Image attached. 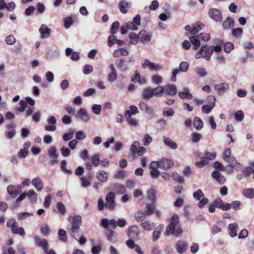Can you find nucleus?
Masks as SVG:
<instances>
[{
    "mask_svg": "<svg viewBox=\"0 0 254 254\" xmlns=\"http://www.w3.org/2000/svg\"><path fill=\"white\" fill-rule=\"evenodd\" d=\"M75 117L77 119H79L85 122H88L90 119V116L88 114L85 109L82 108L78 111Z\"/></svg>",
    "mask_w": 254,
    "mask_h": 254,
    "instance_id": "obj_10",
    "label": "nucleus"
},
{
    "mask_svg": "<svg viewBox=\"0 0 254 254\" xmlns=\"http://www.w3.org/2000/svg\"><path fill=\"white\" fill-rule=\"evenodd\" d=\"M140 146V143L138 141H135L130 147V152L132 153H136L138 148Z\"/></svg>",
    "mask_w": 254,
    "mask_h": 254,
    "instance_id": "obj_58",
    "label": "nucleus"
},
{
    "mask_svg": "<svg viewBox=\"0 0 254 254\" xmlns=\"http://www.w3.org/2000/svg\"><path fill=\"white\" fill-rule=\"evenodd\" d=\"M129 38L131 44L136 45L139 40V34L137 35L134 32H131L129 35Z\"/></svg>",
    "mask_w": 254,
    "mask_h": 254,
    "instance_id": "obj_42",
    "label": "nucleus"
},
{
    "mask_svg": "<svg viewBox=\"0 0 254 254\" xmlns=\"http://www.w3.org/2000/svg\"><path fill=\"white\" fill-rule=\"evenodd\" d=\"M108 177V172L105 171H99L97 174V180L102 183L107 181Z\"/></svg>",
    "mask_w": 254,
    "mask_h": 254,
    "instance_id": "obj_38",
    "label": "nucleus"
},
{
    "mask_svg": "<svg viewBox=\"0 0 254 254\" xmlns=\"http://www.w3.org/2000/svg\"><path fill=\"white\" fill-rule=\"evenodd\" d=\"M106 236L108 240L112 243H115L117 242V235L114 231L108 229L105 233Z\"/></svg>",
    "mask_w": 254,
    "mask_h": 254,
    "instance_id": "obj_21",
    "label": "nucleus"
},
{
    "mask_svg": "<svg viewBox=\"0 0 254 254\" xmlns=\"http://www.w3.org/2000/svg\"><path fill=\"white\" fill-rule=\"evenodd\" d=\"M193 124L194 128L196 130H200L203 127V123L201 119L198 117H195L194 118Z\"/></svg>",
    "mask_w": 254,
    "mask_h": 254,
    "instance_id": "obj_36",
    "label": "nucleus"
},
{
    "mask_svg": "<svg viewBox=\"0 0 254 254\" xmlns=\"http://www.w3.org/2000/svg\"><path fill=\"white\" fill-rule=\"evenodd\" d=\"M138 228L136 226H132L128 228L127 234L128 237L131 238H134L138 236Z\"/></svg>",
    "mask_w": 254,
    "mask_h": 254,
    "instance_id": "obj_27",
    "label": "nucleus"
},
{
    "mask_svg": "<svg viewBox=\"0 0 254 254\" xmlns=\"http://www.w3.org/2000/svg\"><path fill=\"white\" fill-rule=\"evenodd\" d=\"M238 228V225L236 223L230 224L228 225L229 235L232 237H235L237 236V230Z\"/></svg>",
    "mask_w": 254,
    "mask_h": 254,
    "instance_id": "obj_32",
    "label": "nucleus"
},
{
    "mask_svg": "<svg viewBox=\"0 0 254 254\" xmlns=\"http://www.w3.org/2000/svg\"><path fill=\"white\" fill-rule=\"evenodd\" d=\"M48 155L51 158L49 163L51 165H54L58 163V154L56 146H51L48 149Z\"/></svg>",
    "mask_w": 254,
    "mask_h": 254,
    "instance_id": "obj_6",
    "label": "nucleus"
},
{
    "mask_svg": "<svg viewBox=\"0 0 254 254\" xmlns=\"http://www.w3.org/2000/svg\"><path fill=\"white\" fill-rule=\"evenodd\" d=\"M195 71L200 77H204L207 74V72L205 68L201 67H196L195 69Z\"/></svg>",
    "mask_w": 254,
    "mask_h": 254,
    "instance_id": "obj_52",
    "label": "nucleus"
},
{
    "mask_svg": "<svg viewBox=\"0 0 254 254\" xmlns=\"http://www.w3.org/2000/svg\"><path fill=\"white\" fill-rule=\"evenodd\" d=\"M115 63L121 72H125L128 69L127 65L125 64V60L122 58L116 59Z\"/></svg>",
    "mask_w": 254,
    "mask_h": 254,
    "instance_id": "obj_20",
    "label": "nucleus"
},
{
    "mask_svg": "<svg viewBox=\"0 0 254 254\" xmlns=\"http://www.w3.org/2000/svg\"><path fill=\"white\" fill-rule=\"evenodd\" d=\"M17 224H15L11 228V230L12 233L14 234H19L21 236H24L25 235V232L23 228L18 227Z\"/></svg>",
    "mask_w": 254,
    "mask_h": 254,
    "instance_id": "obj_34",
    "label": "nucleus"
},
{
    "mask_svg": "<svg viewBox=\"0 0 254 254\" xmlns=\"http://www.w3.org/2000/svg\"><path fill=\"white\" fill-rule=\"evenodd\" d=\"M90 160L93 166L94 167H97L99 165L100 162L99 155L97 154L91 156L90 158Z\"/></svg>",
    "mask_w": 254,
    "mask_h": 254,
    "instance_id": "obj_45",
    "label": "nucleus"
},
{
    "mask_svg": "<svg viewBox=\"0 0 254 254\" xmlns=\"http://www.w3.org/2000/svg\"><path fill=\"white\" fill-rule=\"evenodd\" d=\"M74 130L70 128L68 130V132L65 133L63 136V140L64 141H67L71 140L74 135Z\"/></svg>",
    "mask_w": 254,
    "mask_h": 254,
    "instance_id": "obj_41",
    "label": "nucleus"
},
{
    "mask_svg": "<svg viewBox=\"0 0 254 254\" xmlns=\"http://www.w3.org/2000/svg\"><path fill=\"white\" fill-rule=\"evenodd\" d=\"M243 30L241 28H237L235 29H233L232 31V35L233 37H239L243 34Z\"/></svg>",
    "mask_w": 254,
    "mask_h": 254,
    "instance_id": "obj_59",
    "label": "nucleus"
},
{
    "mask_svg": "<svg viewBox=\"0 0 254 254\" xmlns=\"http://www.w3.org/2000/svg\"><path fill=\"white\" fill-rule=\"evenodd\" d=\"M47 122L49 125H46L44 128L48 131H54L56 130L57 120L55 117L52 116L47 119Z\"/></svg>",
    "mask_w": 254,
    "mask_h": 254,
    "instance_id": "obj_8",
    "label": "nucleus"
},
{
    "mask_svg": "<svg viewBox=\"0 0 254 254\" xmlns=\"http://www.w3.org/2000/svg\"><path fill=\"white\" fill-rule=\"evenodd\" d=\"M212 177L218 182L220 185L224 184L226 180L224 176L221 175L220 173L218 171H214L211 174Z\"/></svg>",
    "mask_w": 254,
    "mask_h": 254,
    "instance_id": "obj_22",
    "label": "nucleus"
},
{
    "mask_svg": "<svg viewBox=\"0 0 254 254\" xmlns=\"http://www.w3.org/2000/svg\"><path fill=\"white\" fill-rule=\"evenodd\" d=\"M39 31L41 34V38L45 39L49 37L51 33V29L45 24H42L39 28Z\"/></svg>",
    "mask_w": 254,
    "mask_h": 254,
    "instance_id": "obj_17",
    "label": "nucleus"
},
{
    "mask_svg": "<svg viewBox=\"0 0 254 254\" xmlns=\"http://www.w3.org/2000/svg\"><path fill=\"white\" fill-rule=\"evenodd\" d=\"M145 216L146 214H145L144 212H143L142 211H138L135 213L134 217L135 220L138 222H140L141 223L142 222H143V221L145 220Z\"/></svg>",
    "mask_w": 254,
    "mask_h": 254,
    "instance_id": "obj_44",
    "label": "nucleus"
},
{
    "mask_svg": "<svg viewBox=\"0 0 254 254\" xmlns=\"http://www.w3.org/2000/svg\"><path fill=\"white\" fill-rule=\"evenodd\" d=\"M234 25V19L230 17H228L226 20H225L222 24V26L224 29H232Z\"/></svg>",
    "mask_w": 254,
    "mask_h": 254,
    "instance_id": "obj_30",
    "label": "nucleus"
},
{
    "mask_svg": "<svg viewBox=\"0 0 254 254\" xmlns=\"http://www.w3.org/2000/svg\"><path fill=\"white\" fill-rule=\"evenodd\" d=\"M244 195L247 198H254V189L249 188L244 190Z\"/></svg>",
    "mask_w": 254,
    "mask_h": 254,
    "instance_id": "obj_49",
    "label": "nucleus"
},
{
    "mask_svg": "<svg viewBox=\"0 0 254 254\" xmlns=\"http://www.w3.org/2000/svg\"><path fill=\"white\" fill-rule=\"evenodd\" d=\"M163 142L165 145L172 149H176L178 147L177 143L172 140L169 137L164 136Z\"/></svg>",
    "mask_w": 254,
    "mask_h": 254,
    "instance_id": "obj_31",
    "label": "nucleus"
},
{
    "mask_svg": "<svg viewBox=\"0 0 254 254\" xmlns=\"http://www.w3.org/2000/svg\"><path fill=\"white\" fill-rule=\"evenodd\" d=\"M234 48V46L232 43L226 42L224 45V50L227 53H230Z\"/></svg>",
    "mask_w": 254,
    "mask_h": 254,
    "instance_id": "obj_63",
    "label": "nucleus"
},
{
    "mask_svg": "<svg viewBox=\"0 0 254 254\" xmlns=\"http://www.w3.org/2000/svg\"><path fill=\"white\" fill-rule=\"evenodd\" d=\"M147 197L148 199L151 200L152 203H153L155 201L156 192L155 190L150 189L147 191Z\"/></svg>",
    "mask_w": 254,
    "mask_h": 254,
    "instance_id": "obj_54",
    "label": "nucleus"
},
{
    "mask_svg": "<svg viewBox=\"0 0 254 254\" xmlns=\"http://www.w3.org/2000/svg\"><path fill=\"white\" fill-rule=\"evenodd\" d=\"M64 27L66 29H68L70 27L73 23V20L71 17H67L64 19Z\"/></svg>",
    "mask_w": 254,
    "mask_h": 254,
    "instance_id": "obj_61",
    "label": "nucleus"
},
{
    "mask_svg": "<svg viewBox=\"0 0 254 254\" xmlns=\"http://www.w3.org/2000/svg\"><path fill=\"white\" fill-rule=\"evenodd\" d=\"M234 117L237 121L241 122L244 118V115L243 112L241 110H239L234 114Z\"/></svg>",
    "mask_w": 254,
    "mask_h": 254,
    "instance_id": "obj_64",
    "label": "nucleus"
},
{
    "mask_svg": "<svg viewBox=\"0 0 254 254\" xmlns=\"http://www.w3.org/2000/svg\"><path fill=\"white\" fill-rule=\"evenodd\" d=\"M128 6L129 3L127 2L124 0H121L119 3V8L120 11L123 13H126L127 11L126 8Z\"/></svg>",
    "mask_w": 254,
    "mask_h": 254,
    "instance_id": "obj_48",
    "label": "nucleus"
},
{
    "mask_svg": "<svg viewBox=\"0 0 254 254\" xmlns=\"http://www.w3.org/2000/svg\"><path fill=\"white\" fill-rule=\"evenodd\" d=\"M208 14L210 17L217 22H221L222 21V16L221 11L217 8H211L208 11Z\"/></svg>",
    "mask_w": 254,
    "mask_h": 254,
    "instance_id": "obj_7",
    "label": "nucleus"
},
{
    "mask_svg": "<svg viewBox=\"0 0 254 254\" xmlns=\"http://www.w3.org/2000/svg\"><path fill=\"white\" fill-rule=\"evenodd\" d=\"M227 163H229V166L232 168V170L239 171L243 169L242 165L239 163L235 158H232L230 162H227Z\"/></svg>",
    "mask_w": 254,
    "mask_h": 254,
    "instance_id": "obj_18",
    "label": "nucleus"
},
{
    "mask_svg": "<svg viewBox=\"0 0 254 254\" xmlns=\"http://www.w3.org/2000/svg\"><path fill=\"white\" fill-rule=\"evenodd\" d=\"M59 239L60 241L65 242L67 240L65 231L63 229H60L58 232Z\"/></svg>",
    "mask_w": 254,
    "mask_h": 254,
    "instance_id": "obj_60",
    "label": "nucleus"
},
{
    "mask_svg": "<svg viewBox=\"0 0 254 254\" xmlns=\"http://www.w3.org/2000/svg\"><path fill=\"white\" fill-rule=\"evenodd\" d=\"M188 244L187 242L185 241H178L175 245L177 252L180 254L184 253L188 249Z\"/></svg>",
    "mask_w": 254,
    "mask_h": 254,
    "instance_id": "obj_11",
    "label": "nucleus"
},
{
    "mask_svg": "<svg viewBox=\"0 0 254 254\" xmlns=\"http://www.w3.org/2000/svg\"><path fill=\"white\" fill-rule=\"evenodd\" d=\"M241 204V202L238 200L233 201L231 203H227V205H229L227 210H230L231 208L236 210H239L240 209Z\"/></svg>",
    "mask_w": 254,
    "mask_h": 254,
    "instance_id": "obj_46",
    "label": "nucleus"
},
{
    "mask_svg": "<svg viewBox=\"0 0 254 254\" xmlns=\"http://www.w3.org/2000/svg\"><path fill=\"white\" fill-rule=\"evenodd\" d=\"M128 55V52L127 50L124 48H120L115 50L113 54L114 57L119 58L121 56H126Z\"/></svg>",
    "mask_w": 254,
    "mask_h": 254,
    "instance_id": "obj_35",
    "label": "nucleus"
},
{
    "mask_svg": "<svg viewBox=\"0 0 254 254\" xmlns=\"http://www.w3.org/2000/svg\"><path fill=\"white\" fill-rule=\"evenodd\" d=\"M214 108V107H213V106H211L208 104L203 105L201 107L202 112L203 113L208 114Z\"/></svg>",
    "mask_w": 254,
    "mask_h": 254,
    "instance_id": "obj_56",
    "label": "nucleus"
},
{
    "mask_svg": "<svg viewBox=\"0 0 254 254\" xmlns=\"http://www.w3.org/2000/svg\"><path fill=\"white\" fill-rule=\"evenodd\" d=\"M125 117L126 118L127 124L131 126L135 127L138 125V121L135 118L129 116V112L125 114Z\"/></svg>",
    "mask_w": 254,
    "mask_h": 254,
    "instance_id": "obj_33",
    "label": "nucleus"
},
{
    "mask_svg": "<svg viewBox=\"0 0 254 254\" xmlns=\"http://www.w3.org/2000/svg\"><path fill=\"white\" fill-rule=\"evenodd\" d=\"M153 88L146 87L144 88L141 93L142 98L144 100H148L153 97Z\"/></svg>",
    "mask_w": 254,
    "mask_h": 254,
    "instance_id": "obj_16",
    "label": "nucleus"
},
{
    "mask_svg": "<svg viewBox=\"0 0 254 254\" xmlns=\"http://www.w3.org/2000/svg\"><path fill=\"white\" fill-rule=\"evenodd\" d=\"M160 168L166 171L174 165V162L172 160L163 158L160 160Z\"/></svg>",
    "mask_w": 254,
    "mask_h": 254,
    "instance_id": "obj_13",
    "label": "nucleus"
},
{
    "mask_svg": "<svg viewBox=\"0 0 254 254\" xmlns=\"http://www.w3.org/2000/svg\"><path fill=\"white\" fill-rule=\"evenodd\" d=\"M138 107L140 110L144 111L149 115H151L153 113V109L143 101L139 103Z\"/></svg>",
    "mask_w": 254,
    "mask_h": 254,
    "instance_id": "obj_25",
    "label": "nucleus"
},
{
    "mask_svg": "<svg viewBox=\"0 0 254 254\" xmlns=\"http://www.w3.org/2000/svg\"><path fill=\"white\" fill-rule=\"evenodd\" d=\"M212 55V49L210 46L207 45L201 47L199 51L195 55V59L204 58L208 61L210 60Z\"/></svg>",
    "mask_w": 254,
    "mask_h": 254,
    "instance_id": "obj_3",
    "label": "nucleus"
},
{
    "mask_svg": "<svg viewBox=\"0 0 254 254\" xmlns=\"http://www.w3.org/2000/svg\"><path fill=\"white\" fill-rule=\"evenodd\" d=\"M88 177H82L80 179L81 186L82 188H87L91 185L92 175L89 173L87 175Z\"/></svg>",
    "mask_w": 254,
    "mask_h": 254,
    "instance_id": "obj_23",
    "label": "nucleus"
},
{
    "mask_svg": "<svg viewBox=\"0 0 254 254\" xmlns=\"http://www.w3.org/2000/svg\"><path fill=\"white\" fill-rule=\"evenodd\" d=\"M213 202L216 207L218 208L223 211H227L229 205H227V203H224L221 198L218 197L215 199Z\"/></svg>",
    "mask_w": 254,
    "mask_h": 254,
    "instance_id": "obj_19",
    "label": "nucleus"
},
{
    "mask_svg": "<svg viewBox=\"0 0 254 254\" xmlns=\"http://www.w3.org/2000/svg\"><path fill=\"white\" fill-rule=\"evenodd\" d=\"M204 24L201 22H197L196 24H193L192 28L191 29L190 25H186L185 27V29L190 32V34L192 35H195L197 34L199 31H200L203 27H204Z\"/></svg>",
    "mask_w": 254,
    "mask_h": 254,
    "instance_id": "obj_5",
    "label": "nucleus"
},
{
    "mask_svg": "<svg viewBox=\"0 0 254 254\" xmlns=\"http://www.w3.org/2000/svg\"><path fill=\"white\" fill-rule=\"evenodd\" d=\"M163 91L164 94L170 96L176 95L177 92L176 86L172 84H167L163 86Z\"/></svg>",
    "mask_w": 254,
    "mask_h": 254,
    "instance_id": "obj_15",
    "label": "nucleus"
},
{
    "mask_svg": "<svg viewBox=\"0 0 254 254\" xmlns=\"http://www.w3.org/2000/svg\"><path fill=\"white\" fill-rule=\"evenodd\" d=\"M166 231L167 235L178 236L182 234V230L180 225V219L178 215L175 214L172 216Z\"/></svg>",
    "mask_w": 254,
    "mask_h": 254,
    "instance_id": "obj_1",
    "label": "nucleus"
},
{
    "mask_svg": "<svg viewBox=\"0 0 254 254\" xmlns=\"http://www.w3.org/2000/svg\"><path fill=\"white\" fill-rule=\"evenodd\" d=\"M231 154V150L230 148H226L223 153V160L227 162H230V160H231L233 158L230 157Z\"/></svg>",
    "mask_w": 254,
    "mask_h": 254,
    "instance_id": "obj_43",
    "label": "nucleus"
},
{
    "mask_svg": "<svg viewBox=\"0 0 254 254\" xmlns=\"http://www.w3.org/2000/svg\"><path fill=\"white\" fill-rule=\"evenodd\" d=\"M178 96L182 99H191L192 98V94L189 92V90L187 87H184L183 91L179 92Z\"/></svg>",
    "mask_w": 254,
    "mask_h": 254,
    "instance_id": "obj_28",
    "label": "nucleus"
},
{
    "mask_svg": "<svg viewBox=\"0 0 254 254\" xmlns=\"http://www.w3.org/2000/svg\"><path fill=\"white\" fill-rule=\"evenodd\" d=\"M7 130L5 132V135L7 139H10L15 136L16 130L14 128V125L10 123L6 126Z\"/></svg>",
    "mask_w": 254,
    "mask_h": 254,
    "instance_id": "obj_14",
    "label": "nucleus"
},
{
    "mask_svg": "<svg viewBox=\"0 0 254 254\" xmlns=\"http://www.w3.org/2000/svg\"><path fill=\"white\" fill-rule=\"evenodd\" d=\"M194 35L190 37V40L191 43L193 45V49L194 50H197L200 46V42L199 40Z\"/></svg>",
    "mask_w": 254,
    "mask_h": 254,
    "instance_id": "obj_40",
    "label": "nucleus"
},
{
    "mask_svg": "<svg viewBox=\"0 0 254 254\" xmlns=\"http://www.w3.org/2000/svg\"><path fill=\"white\" fill-rule=\"evenodd\" d=\"M139 39L142 42H149L151 40V35L145 30H142L139 33Z\"/></svg>",
    "mask_w": 254,
    "mask_h": 254,
    "instance_id": "obj_29",
    "label": "nucleus"
},
{
    "mask_svg": "<svg viewBox=\"0 0 254 254\" xmlns=\"http://www.w3.org/2000/svg\"><path fill=\"white\" fill-rule=\"evenodd\" d=\"M151 80L153 83L159 84L162 82L163 78L161 76L156 74L152 77Z\"/></svg>",
    "mask_w": 254,
    "mask_h": 254,
    "instance_id": "obj_62",
    "label": "nucleus"
},
{
    "mask_svg": "<svg viewBox=\"0 0 254 254\" xmlns=\"http://www.w3.org/2000/svg\"><path fill=\"white\" fill-rule=\"evenodd\" d=\"M152 141V137L148 133H146L144 135L143 138L142 139L143 144L144 146H148Z\"/></svg>",
    "mask_w": 254,
    "mask_h": 254,
    "instance_id": "obj_53",
    "label": "nucleus"
},
{
    "mask_svg": "<svg viewBox=\"0 0 254 254\" xmlns=\"http://www.w3.org/2000/svg\"><path fill=\"white\" fill-rule=\"evenodd\" d=\"M204 195L203 192L200 189L198 190L192 194L193 198L197 200H200V199L204 197Z\"/></svg>",
    "mask_w": 254,
    "mask_h": 254,
    "instance_id": "obj_55",
    "label": "nucleus"
},
{
    "mask_svg": "<svg viewBox=\"0 0 254 254\" xmlns=\"http://www.w3.org/2000/svg\"><path fill=\"white\" fill-rule=\"evenodd\" d=\"M128 112H129V116H131L132 115L136 114L139 111L136 106L131 105L129 107V110H126L125 114H127Z\"/></svg>",
    "mask_w": 254,
    "mask_h": 254,
    "instance_id": "obj_57",
    "label": "nucleus"
},
{
    "mask_svg": "<svg viewBox=\"0 0 254 254\" xmlns=\"http://www.w3.org/2000/svg\"><path fill=\"white\" fill-rule=\"evenodd\" d=\"M26 195L32 203H35L36 202L37 194L33 190H29L26 193Z\"/></svg>",
    "mask_w": 254,
    "mask_h": 254,
    "instance_id": "obj_39",
    "label": "nucleus"
},
{
    "mask_svg": "<svg viewBox=\"0 0 254 254\" xmlns=\"http://www.w3.org/2000/svg\"><path fill=\"white\" fill-rule=\"evenodd\" d=\"M7 191L10 195L14 198L21 192V188L19 185L15 187L12 185H9L7 187Z\"/></svg>",
    "mask_w": 254,
    "mask_h": 254,
    "instance_id": "obj_9",
    "label": "nucleus"
},
{
    "mask_svg": "<svg viewBox=\"0 0 254 254\" xmlns=\"http://www.w3.org/2000/svg\"><path fill=\"white\" fill-rule=\"evenodd\" d=\"M229 87L228 84L225 82L215 84L214 86V89L219 95L222 94L227 92L229 90Z\"/></svg>",
    "mask_w": 254,
    "mask_h": 254,
    "instance_id": "obj_12",
    "label": "nucleus"
},
{
    "mask_svg": "<svg viewBox=\"0 0 254 254\" xmlns=\"http://www.w3.org/2000/svg\"><path fill=\"white\" fill-rule=\"evenodd\" d=\"M153 96L159 97L161 96L163 93L164 91H163V86H159L156 88H153Z\"/></svg>",
    "mask_w": 254,
    "mask_h": 254,
    "instance_id": "obj_51",
    "label": "nucleus"
},
{
    "mask_svg": "<svg viewBox=\"0 0 254 254\" xmlns=\"http://www.w3.org/2000/svg\"><path fill=\"white\" fill-rule=\"evenodd\" d=\"M69 221L71 224V227L68 229L70 235L75 239L77 240L75 235L78 232L81 225L82 218L78 215H73L70 217Z\"/></svg>",
    "mask_w": 254,
    "mask_h": 254,
    "instance_id": "obj_2",
    "label": "nucleus"
},
{
    "mask_svg": "<svg viewBox=\"0 0 254 254\" xmlns=\"http://www.w3.org/2000/svg\"><path fill=\"white\" fill-rule=\"evenodd\" d=\"M53 211L57 213L64 215L66 213V207L63 203L58 202L56 203V208H54Z\"/></svg>",
    "mask_w": 254,
    "mask_h": 254,
    "instance_id": "obj_24",
    "label": "nucleus"
},
{
    "mask_svg": "<svg viewBox=\"0 0 254 254\" xmlns=\"http://www.w3.org/2000/svg\"><path fill=\"white\" fill-rule=\"evenodd\" d=\"M105 207L110 210H113L115 208V195L113 192L108 193L105 197Z\"/></svg>",
    "mask_w": 254,
    "mask_h": 254,
    "instance_id": "obj_4",
    "label": "nucleus"
},
{
    "mask_svg": "<svg viewBox=\"0 0 254 254\" xmlns=\"http://www.w3.org/2000/svg\"><path fill=\"white\" fill-rule=\"evenodd\" d=\"M140 225L147 231L152 230L155 227V224L149 220L142 222Z\"/></svg>",
    "mask_w": 254,
    "mask_h": 254,
    "instance_id": "obj_37",
    "label": "nucleus"
},
{
    "mask_svg": "<svg viewBox=\"0 0 254 254\" xmlns=\"http://www.w3.org/2000/svg\"><path fill=\"white\" fill-rule=\"evenodd\" d=\"M31 183L37 191H40L42 190L43 188V183L39 178L36 177L34 178L32 180Z\"/></svg>",
    "mask_w": 254,
    "mask_h": 254,
    "instance_id": "obj_26",
    "label": "nucleus"
},
{
    "mask_svg": "<svg viewBox=\"0 0 254 254\" xmlns=\"http://www.w3.org/2000/svg\"><path fill=\"white\" fill-rule=\"evenodd\" d=\"M155 211V206L153 204H146V209L144 211L146 215L150 216L152 215Z\"/></svg>",
    "mask_w": 254,
    "mask_h": 254,
    "instance_id": "obj_47",
    "label": "nucleus"
},
{
    "mask_svg": "<svg viewBox=\"0 0 254 254\" xmlns=\"http://www.w3.org/2000/svg\"><path fill=\"white\" fill-rule=\"evenodd\" d=\"M209 163L208 159L205 156L200 158V161L196 162L195 165L199 168H202Z\"/></svg>",
    "mask_w": 254,
    "mask_h": 254,
    "instance_id": "obj_50",
    "label": "nucleus"
}]
</instances>
